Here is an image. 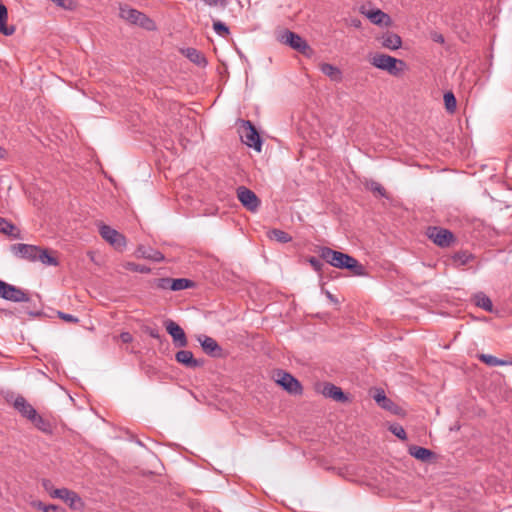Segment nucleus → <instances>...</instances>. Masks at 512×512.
I'll list each match as a JSON object with an SVG mask.
<instances>
[{
  "label": "nucleus",
  "mask_w": 512,
  "mask_h": 512,
  "mask_svg": "<svg viewBox=\"0 0 512 512\" xmlns=\"http://www.w3.org/2000/svg\"><path fill=\"white\" fill-rule=\"evenodd\" d=\"M409 454L423 462H428L434 457V453L431 450L416 445L409 447Z\"/></svg>",
  "instance_id": "412c9836"
},
{
  "label": "nucleus",
  "mask_w": 512,
  "mask_h": 512,
  "mask_svg": "<svg viewBox=\"0 0 512 512\" xmlns=\"http://www.w3.org/2000/svg\"><path fill=\"white\" fill-rule=\"evenodd\" d=\"M370 63L392 76H399L406 67V63L403 60L382 53L374 54L370 59Z\"/></svg>",
  "instance_id": "f03ea898"
},
{
  "label": "nucleus",
  "mask_w": 512,
  "mask_h": 512,
  "mask_svg": "<svg viewBox=\"0 0 512 512\" xmlns=\"http://www.w3.org/2000/svg\"><path fill=\"white\" fill-rule=\"evenodd\" d=\"M364 185L368 190L372 191L375 194H378L380 197H387L384 187L377 181L371 179L366 180Z\"/></svg>",
  "instance_id": "c756f323"
},
{
  "label": "nucleus",
  "mask_w": 512,
  "mask_h": 512,
  "mask_svg": "<svg viewBox=\"0 0 512 512\" xmlns=\"http://www.w3.org/2000/svg\"><path fill=\"white\" fill-rule=\"evenodd\" d=\"M39 430L43 431V432H49L50 431V425L49 423L43 419L41 416H39L38 414L35 415V417H33L31 420H30Z\"/></svg>",
  "instance_id": "473e14b6"
},
{
  "label": "nucleus",
  "mask_w": 512,
  "mask_h": 512,
  "mask_svg": "<svg viewBox=\"0 0 512 512\" xmlns=\"http://www.w3.org/2000/svg\"><path fill=\"white\" fill-rule=\"evenodd\" d=\"M237 197L242 205L249 211L255 212L259 208L260 201L252 190L244 186H240L237 189Z\"/></svg>",
  "instance_id": "1a4fd4ad"
},
{
  "label": "nucleus",
  "mask_w": 512,
  "mask_h": 512,
  "mask_svg": "<svg viewBox=\"0 0 512 512\" xmlns=\"http://www.w3.org/2000/svg\"><path fill=\"white\" fill-rule=\"evenodd\" d=\"M0 297L12 302H28L30 300L28 294L14 285L0 280Z\"/></svg>",
  "instance_id": "423d86ee"
},
{
  "label": "nucleus",
  "mask_w": 512,
  "mask_h": 512,
  "mask_svg": "<svg viewBox=\"0 0 512 512\" xmlns=\"http://www.w3.org/2000/svg\"><path fill=\"white\" fill-rule=\"evenodd\" d=\"M475 303L478 307L484 309L485 311H488V312L493 311L492 301L484 293H478L475 295Z\"/></svg>",
  "instance_id": "a878e982"
},
{
  "label": "nucleus",
  "mask_w": 512,
  "mask_h": 512,
  "mask_svg": "<svg viewBox=\"0 0 512 512\" xmlns=\"http://www.w3.org/2000/svg\"><path fill=\"white\" fill-rule=\"evenodd\" d=\"M191 285V281L185 278L172 279V285L169 286V289L172 291H180L189 288Z\"/></svg>",
  "instance_id": "2f4dec72"
},
{
  "label": "nucleus",
  "mask_w": 512,
  "mask_h": 512,
  "mask_svg": "<svg viewBox=\"0 0 512 512\" xmlns=\"http://www.w3.org/2000/svg\"><path fill=\"white\" fill-rule=\"evenodd\" d=\"M138 252L144 258L151 259L156 262H160L164 259V256L161 252L153 250V249L139 248Z\"/></svg>",
  "instance_id": "c85d7f7f"
},
{
  "label": "nucleus",
  "mask_w": 512,
  "mask_h": 512,
  "mask_svg": "<svg viewBox=\"0 0 512 512\" xmlns=\"http://www.w3.org/2000/svg\"><path fill=\"white\" fill-rule=\"evenodd\" d=\"M149 334L153 338H159V333L157 330H151Z\"/></svg>",
  "instance_id": "de8ad7c7"
},
{
  "label": "nucleus",
  "mask_w": 512,
  "mask_h": 512,
  "mask_svg": "<svg viewBox=\"0 0 512 512\" xmlns=\"http://www.w3.org/2000/svg\"><path fill=\"white\" fill-rule=\"evenodd\" d=\"M0 232L14 239L21 238L20 231L16 226L2 217H0Z\"/></svg>",
  "instance_id": "4be33fe9"
},
{
  "label": "nucleus",
  "mask_w": 512,
  "mask_h": 512,
  "mask_svg": "<svg viewBox=\"0 0 512 512\" xmlns=\"http://www.w3.org/2000/svg\"><path fill=\"white\" fill-rule=\"evenodd\" d=\"M428 237L440 247H448L454 240L452 232L440 227H430L427 232Z\"/></svg>",
  "instance_id": "6e6552de"
},
{
  "label": "nucleus",
  "mask_w": 512,
  "mask_h": 512,
  "mask_svg": "<svg viewBox=\"0 0 512 512\" xmlns=\"http://www.w3.org/2000/svg\"><path fill=\"white\" fill-rule=\"evenodd\" d=\"M119 15L122 19L132 24L139 25L147 30H152L155 28L154 22L145 14L127 5L120 6Z\"/></svg>",
  "instance_id": "20e7f679"
},
{
  "label": "nucleus",
  "mask_w": 512,
  "mask_h": 512,
  "mask_svg": "<svg viewBox=\"0 0 512 512\" xmlns=\"http://www.w3.org/2000/svg\"><path fill=\"white\" fill-rule=\"evenodd\" d=\"M54 498L61 499L67 503L72 509H80L83 507V502L79 495L67 488H60L53 492Z\"/></svg>",
  "instance_id": "f8f14e48"
},
{
  "label": "nucleus",
  "mask_w": 512,
  "mask_h": 512,
  "mask_svg": "<svg viewBox=\"0 0 512 512\" xmlns=\"http://www.w3.org/2000/svg\"><path fill=\"white\" fill-rule=\"evenodd\" d=\"M119 337L123 343H130L133 340V337L129 332H122Z\"/></svg>",
  "instance_id": "c03bdc74"
},
{
  "label": "nucleus",
  "mask_w": 512,
  "mask_h": 512,
  "mask_svg": "<svg viewBox=\"0 0 512 512\" xmlns=\"http://www.w3.org/2000/svg\"><path fill=\"white\" fill-rule=\"evenodd\" d=\"M380 43L382 47L389 49V50H397L402 45V39L399 35L392 33V32H386L380 37Z\"/></svg>",
  "instance_id": "2eb2a0df"
},
{
  "label": "nucleus",
  "mask_w": 512,
  "mask_h": 512,
  "mask_svg": "<svg viewBox=\"0 0 512 512\" xmlns=\"http://www.w3.org/2000/svg\"><path fill=\"white\" fill-rule=\"evenodd\" d=\"M126 268L131 271H136L140 273H147L150 271L149 268H146L145 266H141L135 263H127Z\"/></svg>",
  "instance_id": "58836bf2"
},
{
  "label": "nucleus",
  "mask_w": 512,
  "mask_h": 512,
  "mask_svg": "<svg viewBox=\"0 0 512 512\" xmlns=\"http://www.w3.org/2000/svg\"><path fill=\"white\" fill-rule=\"evenodd\" d=\"M14 407L17 409L24 417L31 420L37 414V411L30 405L25 398L17 397L14 401Z\"/></svg>",
  "instance_id": "f3484780"
},
{
  "label": "nucleus",
  "mask_w": 512,
  "mask_h": 512,
  "mask_svg": "<svg viewBox=\"0 0 512 512\" xmlns=\"http://www.w3.org/2000/svg\"><path fill=\"white\" fill-rule=\"evenodd\" d=\"M431 39L434 41V42H437V43H440V44H443L444 43V37L442 34L438 33V32H432L431 33Z\"/></svg>",
  "instance_id": "37998d69"
},
{
  "label": "nucleus",
  "mask_w": 512,
  "mask_h": 512,
  "mask_svg": "<svg viewBox=\"0 0 512 512\" xmlns=\"http://www.w3.org/2000/svg\"><path fill=\"white\" fill-rule=\"evenodd\" d=\"M373 24L376 25H388L390 23V17L381 11L380 9L361 11Z\"/></svg>",
  "instance_id": "dca6fc26"
},
{
  "label": "nucleus",
  "mask_w": 512,
  "mask_h": 512,
  "mask_svg": "<svg viewBox=\"0 0 512 512\" xmlns=\"http://www.w3.org/2000/svg\"><path fill=\"white\" fill-rule=\"evenodd\" d=\"M197 340L200 343L204 352L207 353L208 355L215 356L218 353H220L221 348L212 337L206 335H199L197 337Z\"/></svg>",
  "instance_id": "4468645a"
},
{
  "label": "nucleus",
  "mask_w": 512,
  "mask_h": 512,
  "mask_svg": "<svg viewBox=\"0 0 512 512\" xmlns=\"http://www.w3.org/2000/svg\"><path fill=\"white\" fill-rule=\"evenodd\" d=\"M389 430L399 439H401V440L406 439V432L401 425L393 424L390 426Z\"/></svg>",
  "instance_id": "e433bc0d"
},
{
  "label": "nucleus",
  "mask_w": 512,
  "mask_h": 512,
  "mask_svg": "<svg viewBox=\"0 0 512 512\" xmlns=\"http://www.w3.org/2000/svg\"><path fill=\"white\" fill-rule=\"evenodd\" d=\"M280 41L302 53L309 49L307 42L301 36L288 30L280 35Z\"/></svg>",
  "instance_id": "9b49d317"
},
{
  "label": "nucleus",
  "mask_w": 512,
  "mask_h": 512,
  "mask_svg": "<svg viewBox=\"0 0 512 512\" xmlns=\"http://www.w3.org/2000/svg\"><path fill=\"white\" fill-rule=\"evenodd\" d=\"M42 487L44 490L52 497L54 498L53 492L56 491L58 488H54V485L51 480L49 479H43L42 480Z\"/></svg>",
  "instance_id": "4c0bfd02"
},
{
  "label": "nucleus",
  "mask_w": 512,
  "mask_h": 512,
  "mask_svg": "<svg viewBox=\"0 0 512 512\" xmlns=\"http://www.w3.org/2000/svg\"><path fill=\"white\" fill-rule=\"evenodd\" d=\"M351 25L356 28H359L361 26V21L358 19H353V20H351Z\"/></svg>",
  "instance_id": "49530a36"
},
{
  "label": "nucleus",
  "mask_w": 512,
  "mask_h": 512,
  "mask_svg": "<svg viewBox=\"0 0 512 512\" xmlns=\"http://www.w3.org/2000/svg\"><path fill=\"white\" fill-rule=\"evenodd\" d=\"M214 31L220 36H226L229 34V29L223 22L215 21L213 23Z\"/></svg>",
  "instance_id": "c9c22d12"
},
{
  "label": "nucleus",
  "mask_w": 512,
  "mask_h": 512,
  "mask_svg": "<svg viewBox=\"0 0 512 512\" xmlns=\"http://www.w3.org/2000/svg\"><path fill=\"white\" fill-rule=\"evenodd\" d=\"M167 332L173 338V341L178 347H185L187 345V338L184 330L174 321L169 320L165 323Z\"/></svg>",
  "instance_id": "ddd939ff"
},
{
  "label": "nucleus",
  "mask_w": 512,
  "mask_h": 512,
  "mask_svg": "<svg viewBox=\"0 0 512 512\" xmlns=\"http://www.w3.org/2000/svg\"><path fill=\"white\" fill-rule=\"evenodd\" d=\"M172 285L171 278H161L158 280V287L162 289H169V286Z\"/></svg>",
  "instance_id": "a19ab883"
},
{
  "label": "nucleus",
  "mask_w": 512,
  "mask_h": 512,
  "mask_svg": "<svg viewBox=\"0 0 512 512\" xmlns=\"http://www.w3.org/2000/svg\"><path fill=\"white\" fill-rule=\"evenodd\" d=\"M322 394L325 397L331 398L338 402H344L347 400V397L345 396L343 391L339 387L331 383H327L324 385L322 389Z\"/></svg>",
  "instance_id": "a211bd4d"
},
{
  "label": "nucleus",
  "mask_w": 512,
  "mask_h": 512,
  "mask_svg": "<svg viewBox=\"0 0 512 512\" xmlns=\"http://www.w3.org/2000/svg\"><path fill=\"white\" fill-rule=\"evenodd\" d=\"M321 72L328 76L333 81L341 80V71L336 66H333L328 63H323L320 67Z\"/></svg>",
  "instance_id": "393cba45"
},
{
  "label": "nucleus",
  "mask_w": 512,
  "mask_h": 512,
  "mask_svg": "<svg viewBox=\"0 0 512 512\" xmlns=\"http://www.w3.org/2000/svg\"><path fill=\"white\" fill-rule=\"evenodd\" d=\"M7 17V8L0 3V32L6 36H10L14 33L15 28L6 24Z\"/></svg>",
  "instance_id": "b1692460"
},
{
  "label": "nucleus",
  "mask_w": 512,
  "mask_h": 512,
  "mask_svg": "<svg viewBox=\"0 0 512 512\" xmlns=\"http://www.w3.org/2000/svg\"><path fill=\"white\" fill-rule=\"evenodd\" d=\"M319 252L321 259L331 266L339 269H348L355 275L363 274V266L354 257L329 247H322Z\"/></svg>",
  "instance_id": "f257e3e1"
},
{
  "label": "nucleus",
  "mask_w": 512,
  "mask_h": 512,
  "mask_svg": "<svg viewBox=\"0 0 512 512\" xmlns=\"http://www.w3.org/2000/svg\"><path fill=\"white\" fill-rule=\"evenodd\" d=\"M11 252L22 259H26L32 262L37 261V253H39V247L30 244H13L10 247Z\"/></svg>",
  "instance_id": "9d476101"
},
{
  "label": "nucleus",
  "mask_w": 512,
  "mask_h": 512,
  "mask_svg": "<svg viewBox=\"0 0 512 512\" xmlns=\"http://www.w3.org/2000/svg\"><path fill=\"white\" fill-rule=\"evenodd\" d=\"M183 54L193 63L198 66H205L206 59L204 55L195 48H186L183 50Z\"/></svg>",
  "instance_id": "5701e85b"
},
{
  "label": "nucleus",
  "mask_w": 512,
  "mask_h": 512,
  "mask_svg": "<svg viewBox=\"0 0 512 512\" xmlns=\"http://www.w3.org/2000/svg\"><path fill=\"white\" fill-rule=\"evenodd\" d=\"M327 297H328L329 299H331V300H334V298H333V296H332V294H331L330 292H327Z\"/></svg>",
  "instance_id": "8fccbe9b"
},
{
  "label": "nucleus",
  "mask_w": 512,
  "mask_h": 512,
  "mask_svg": "<svg viewBox=\"0 0 512 512\" xmlns=\"http://www.w3.org/2000/svg\"><path fill=\"white\" fill-rule=\"evenodd\" d=\"M238 132L241 141L250 148L260 152L262 146V140L256 128L249 120H242L240 122Z\"/></svg>",
  "instance_id": "7ed1b4c3"
},
{
  "label": "nucleus",
  "mask_w": 512,
  "mask_h": 512,
  "mask_svg": "<svg viewBox=\"0 0 512 512\" xmlns=\"http://www.w3.org/2000/svg\"><path fill=\"white\" fill-rule=\"evenodd\" d=\"M479 359L480 361L491 367L503 366L507 364L506 361L498 359L497 357L489 354H480Z\"/></svg>",
  "instance_id": "7c9ffc66"
},
{
  "label": "nucleus",
  "mask_w": 512,
  "mask_h": 512,
  "mask_svg": "<svg viewBox=\"0 0 512 512\" xmlns=\"http://www.w3.org/2000/svg\"><path fill=\"white\" fill-rule=\"evenodd\" d=\"M175 359L177 362L189 368H195L200 365V362L194 358L193 353L188 350L178 351L175 355Z\"/></svg>",
  "instance_id": "6ab92c4d"
},
{
  "label": "nucleus",
  "mask_w": 512,
  "mask_h": 512,
  "mask_svg": "<svg viewBox=\"0 0 512 512\" xmlns=\"http://www.w3.org/2000/svg\"><path fill=\"white\" fill-rule=\"evenodd\" d=\"M308 261L315 271L320 272L322 270L323 263L320 259L316 257H310Z\"/></svg>",
  "instance_id": "ea45409f"
},
{
  "label": "nucleus",
  "mask_w": 512,
  "mask_h": 512,
  "mask_svg": "<svg viewBox=\"0 0 512 512\" xmlns=\"http://www.w3.org/2000/svg\"><path fill=\"white\" fill-rule=\"evenodd\" d=\"M37 261H40L41 263H43L45 265H50V266L58 265L57 259L54 258L53 256L49 255L48 250L41 249L40 247H39V253H37Z\"/></svg>",
  "instance_id": "cd10ccee"
},
{
  "label": "nucleus",
  "mask_w": 512,
  "mask_h": 512,
  "mask_svg": "<svg viewBox=\"0 0 512 512\" xmlns=\"http://www.w3.org/2000/svg\"><path fill=\"white\" fill-rule=\"evenodd\" d=\"M276 382L290 394L297 395L301 394L302 392V386L300 382L287 372L278 371L276 373Z\"/></svg>",
  "instance_id": "0eeeda50"
},
{
  "label": "nucleus",
  "mask_w": 512,
  "mask_h": 512,
  "mask_svg": "<svg viewBox=\"0 0 512 512\" xmlns=\"http://www.w3.org/2000/svg\"><path fill=\"white\" fill-rule=\"evenodd\" d=\"M376 403L385 410L391 411L393 413H397V405L386 397L383 390H377L373 396Z\"/></svg>",
  "instance_id": "aec40b11"
},
{
  "label": "nucleus",
  "mask_w": 512,
  "mask_h": 512,
  "mask_svg": "<svg viewBox=\"0 0 512 512\" xmlns=\"http://www.w3.org/2000/svg\"><path fill=\"white\" fill-rule=\"evenodd\" d=\"M6 157V150L0 146V159Z\"/></svg>",
  "instance_id": "09e8293b"
},
{
  "label": "nucleus",
  "mask_w": 512,
  "mask_h": 512,
  "mask_svg": "<svg viewBox=\"0 0 512 512\" xmlns=\"http://www.w3.org/2000/svg\"><path fill=\"white\" fill-rule=\"evenodd\" d=\"M59 316H60L61 319H63L66 322H73V323L78 322V319L75 316L71 315V314H66V313H63V312H59Z\"/></svg>",
  "instance_id": "79ce46f5"
},
{
  "label": "nucleus",
  "mask_w": 512,
  "mask_h": 512,
  "mask_svg": "<svg viewBox=\"0 0 512 512\" xmlns=\"http://www.w3.org/2000/svg\"><path fill=\"white\" fill-rule=\"evenodd\" d=\"M36 507L38 509L42 510L43 512H65V510L63 508H60L53 504L45 505L42 502H38L36 504Z\"/></svg>",
  "instance_id": "f704fd0d"
},
{
  "label": "nucleus",
  "mask_w": 512,
  "mask_h": 512,
  "mask_svg": "<svg viewBox=\"0 0 512 512\" xmlns=\"http://www.w3.org/2000/svg\"><path fill=\"white\" fill-rule=\"evenodd\" d=\"M444 102L446 109L449 112H453L456 108V99L452 92H447L444 94Z\"/></svg>",
  "instance_id": "72a5a7b5"
},
{
  "label": "nucleus",
  "mask_w": 512,
  "mask_h": 512,
  "mask_svg": "<svg viewBox=\"0 0 512 512\" xmlns=\"http://www.w3.org/2000/svg\"><path fill=\"white\" fill-rule=\"evenodd\" d=\"M97 227L101 237L114 247V249L122 251L126 247L127 242L125 236L116 229L102 222L98 223Z\"/></svg>",
  "instance_id": "39448f33"
},
{
  "label": "nucleus",
  "mask_w": 512,
  "mask_h": 512,
  "mask_svg": "<svg viewBox=\"0 0 512 512\" xmlns=\"http://www.w3.org/2000/svg\"><path fill=\"white\" fill-rule=\"evenodd\" d=\"M206 4L210 6H216L218 4H221L223 0H204Z\"/></svg>",
  "instance_id": "a18cd8bd"
},
{
  "label": "nucleus",
  "mask_w": 512,
  "mask_h": 512,
  "mask_svg": "<svg viewBox=\"0 0 512 512\" xmlns=\"http://www.w3.org/2000/svg\"><path fill=\"white\" fill-rule=\"evenodd\" d=\"M268 237L279 243H288L292 240V237L283 230L273 229L268 232Z\"/></svg>",
  "instance_id": "bb28decb"
}]
</instances>
